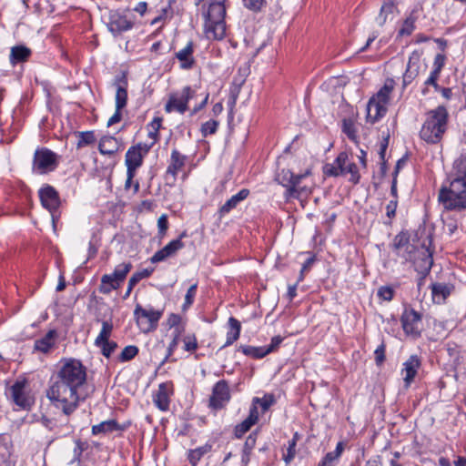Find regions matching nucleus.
<instances>
[{
  "label": "nucleus",
  "instance_id": "f257e3e1",
  "mask_svg": "<svg viewBox=\"0 0 466 466\" xmlns=\"http://www.w3.org/2000/svg\"><path fill=\"white\" fill-rule=\"evenodd\" d=\"M60 363L49 380L46 396L54 408L70 416L86 400L81 391L86 382L87 371L76 359H65Z\"/></svg>",
  "mask_w": 466,
  "mask_h": 466
},
{
  "label": "nucleus",
  "instance_id": "f03ea898",
  "mask_svg": "<svg viewBox=\"0 0 466 466\" xmlns=\"http://www.w3.org/2000/svg\"><path fill=\"white\" fill-rule=\"evenodd\" d=\"M438 203L444 211L466 210V152L454 161L451 173L441 186Z\"/></svg>",
  "mask_w": 466,
  "mask_h": 466
},
{
  "label": "nucleus",
  "instance_id": "7ed1b4c3",
  "mask_svg": "<svg viewBox=\"0 0 466 466\" xmlns=\"http://www.w3.org/2000/svg\"><path fill=\"white\" fill-rule=\"evenodd\" d=\"M228 0H208L202 6L203 32L208 40H222L226 36Z\"/></svg>",
  "mask_w": 466,
  "mask_h": 466
},
{
  "label": "nucleus",
  "instance_id": "20e7f679",
  "mask_svg": "<svg viewBox=\"0 0 466 466\" xmlns=\"http://www.w3.org/2000/svg\"><path fill=\"white\" fill-rule=\"evenodd\" d=\"M449 114L445 106H439L426 114L420 137L428 144L441 142L447 130Z\"/></svg>",
  "mask_w": 466,
  "mask_h": 466
},
{
  "label": "nucleus",
  "instance_id": "39448f33",
  "mask_svg": "<svg viewBox=\"0 0 466 466\" xmlns=\"http://www.w3.org/2000/svg\"><path fill=\"white\" fill-rule=\"evenodd\" d=\"M311 175V167H307L303 173L299 174H294L289 169L282 168L276 173L275 180L286 188L284 198L288 201L290 198H299L311 194L310 187L302 184V181Z\"/></svg>",
  "mask_w": 466,
  "mask_h": 466
},
{
  "label": "nucleus",
  "instance_id": "423d86ee",
  "mask_svg": "<svg viewBox=\"0 0 466 466\" xmlns=\"http://www.w3.org/2000/svg\"><path fill=\"white\" fill-rule=\"evenodd\" d=\"M394 88L395 81L392 78H387L382 87L370 98L367 104L366 116L369 123L374 124L386 115Z\"/></svg>",
  "mask_w": 466,
  "mask_h": 466
},
{
  "label": "nucleus",
  "instance_id": "0eeeda50",
  "mask_svg": "<svg viewBox=\"0 0 466 466\" xmlns=\"http://www.w3.org/2000/svg\"><path fill=\"white\" fill-rule=\"evenodd\" d=\"M163 314V309H156L150 305L144 308L140 304H137L134 309V319L137 326L141 332L146 334L157 329Z\"/></svg>",
  "mask_w": 466,
  "mask_h": 466
},
{
  "label": "nucleus",
  "instance_id": "6e6552de",
  "mask_svg": "<svg viewBox=\"0 0 466 466\" xmlns=\"http://www.w3.org/2000/svg\"><path fill=\"white\" fill-rule=\"evenodd\" d=\"M135 16L128 9L110 10L107 16L106 27L114 36L130 31L135 25Z\"/></svg>",
  "mask_w": 466,
  "mask_h": 466
},
{
  "label": "nucleus",
  "instance_id": "1a4fd4ad",
  "mask_svg": "<svg viewBox=\"0 0 466 466\" xmlns=\"http://www.w3.org/2000/svg\"><path fill=\"white\" fill-rule=\"evenodd\" d=\"M59 164V156L47 147H38L33 157L32 170L44 175L54 171Z\"/></svg>",
  "mask_w": 466,
  "mask_h": 466
},
{
  "label": "nucleus",
  "instance_id": "9d476101",
  "mask_svg": "<svg viewBox=\"0 0 466 466\" xmlns=\"http://www.w3.org/2000/svg\"><path fill=\"white\" fill-rule=\"evenodd\" d=\"M195 90L189 86H184L180 92L169 94L167 102L165 105L167 113L177 112L184 114L188 108V102L195 96Z\"/></svg>",
  "mask_w": 466,
  "mask_h": 466
},
{
  "label": "nucleus",
  "instance_id": "9b49d317",
  "mask_svg": "<svg viewBox=\"0 0 466 466\" xmlns=\"http://www.w3.org/2000/svg\"><path fill=\"white\" fill-rule=\"evenodd\" d=\"M421 319L422 316L420 313L410 306H405L400 316V322L404 333L413 339L420 337Z\"/></svg>",
  "mask_w": 466,
  "mask_h": 466
},
{
  "label": "nucleus",
  "instance_id": "f8f14e48",
  "mask_svg": "<svg viewBox=\"0 0 466 466\" xmlns=\"http://www.w3.org/2000/svg\"><path fill=\"white\" fill-rule=\"evenodd\" d=\"M230 399L231 394L228 382L226 380H220L212 388L211 395L208 399V408L216 411L220 410L228 405Z\"/></svg>",
  "mask_w": 466,
  "mask_h": 466
},
{
  "label": "nucleus",
  "instance_id": "ddd939ff",
  "mask_svg": "<svg viewBox=\"0 0 466 466\" xmlns=\"http://www.w3.org/2000/svg\"><path fill=\"white\" fill-rule=\"evenodd\" d=\"M151 147L152 144L140 142L127 149L125 157V164L127 166V169L130 172V176H132L133 171L137 172V168L142 166L144 157L148 154Z\"/></svg>",
  "mask_w": 466,
  "mask_h": 466
},
{
  "label": "nucleus",
  "instance_id": "4468645a",
  "mask_svg": "<svg viewBox=\"0 0 466 466\" xmlns=\"http://www.w3.org/2000/svg\"><path fill=\"white\" fill-rule=\"evenodd\" d=\"M25 380H16L10 388L14 403L23 410H29L34 404V398L25 390Z\"/></svg>",
  "mask_w": 466,
  "mask_h": 466
},
{
  "label": "nucleus",
  "instance_id": "2eb2a0df",
  "mask_svg": "<svg viewBox=\"0 0 466 466\" xmlns=\"http://www.w3.org/2000/svg\"><path fill=\"white\" fill-rule=\"evenodd\" d=\"M187 161V156L182 155L174 148L171 152L170 161L165 174V180L167 186L173 187L177 181V173L182 169Z\"/></svg>",
  "mask_w": 466,
  "mask_h": 466
},
{
  "label": "nucleus",
  "instance_id": "dca6fc26",
  "mask_svg": "<svg viewBox=\"0 0 466 466\" xmlns=\"http://www.w3.org/2000/svg\"><path fill=\"white\" fill-rule=\"evenodd\" d=\"M174 392L172 381H167L158 385L157 390L153 395V402L160 410L167 411L170 406V396Z\"/></svg>",
  "mask_w": 466,
  "mask_h": 466
},
{
  "label": "nucleus",
  "instance_id": "f3484780",
  "mask_svg": "<svg viewBox=\"0 0 466 466\" xmlns=\"http://www.w3.org/2000/svg\"><path fill=\"white\" fill-rule=\"evenodd\" d=\"M410 261H412L415 270L425 276L430 273L433 265L432 253L423 246L420 250L412 255Z\"/></svg>",
  "mask_w": 466,
  "mask_h": 466
},
{
  "label": "nucleus",
  "instance_id": "a211bd4d",
  "mask_svg": "<svg viewBox=\"0 0 466 466\" xmlns=\"http://www.w3.org/2000/svg\"><path fill=\"white\" fill-rule=\"evenodd\" d=\"M348 163V154L345 151L340 152L332 163H327L323 166V174L326 177H337L346 175L345 165Z\"/></svg>",
  "mask_w": 466,
  "mask_h": 466
},
{
  "label": "nucleus",
  "instance_id": "6ab92c4d",
  "mask_svg": "<svg viewBox=\"0 0 466 466\" xmlns=\"http://www.w3.org/2000/svg\"><path fill=\"white\" fill-rule=\"evenodd\" d=\"M39 198L45 208L50 212L57 210L60 205L59 195L54 187L46 185L39 190Z\"/></svg>",
  "mask_w": 466,
  "mask_h": 466
},
{
  "label": "nucleus",
  "instance_id": "aec40b11",
  "mask_svg": "<svg viewBox=\"0 0 466 466\" xmlns=\"http://www.w3.org/2000/svg\"><path fill=\"white\" fill-rule=\"evenodd\" d=\"M174 15L171 0H160L157 5L156 15L151 20V25H159L162 27L167 21L171 20Z\"/></svg>",
  "mask_w": 466,
  "mask_h": 466
},
{
  "label": "nucleus",
  "instance_id": "412c9836",
  "mask_svg": "<svg viewBox=\"0 0 466 466\" xmlns=\"http://www.w3.org/2000/svg\"><path fill=\"white\" fill-rule=\"evenodd\" d=\"M195 45L192 40L188 41L185 47L175 53V57L179 62V67L183 70H190L196 65L194 57Z\"/></svg>",
  "mask_w": 466,
  "mask_h": 466
},
{
  "label": "nucleus",
  "instance_id": "4be33fe9",
  "mask_svg": "<svg viewBox=\"0 0 466 466\" xmlns=\"http://www.w3.org/2000/svg\"><path fill=\"white\" fill-rule=\"evenodd\" d=\"M420 365L421 361L417 355L410 356V358L403 363L401 374L403 375V380L406 388H409L413 382Z\"/></svg>",
  "mask_w": 466,
  "mask_h": 466
},
{
  "label": "nucleus",
  "instance_id": "5701e85b",
  "mask_svg": "<svg viewBox=\"0 0 466 466\" xmlns=\"http://www.w3.org/2000/svg\"><path fill=\"white\" fill-rule=\"evenodd\" d=\"M420 56L417 51H413L407 64L406 70L402 76V86L403 88L408 86L417 77L420 71Z\"/></svg>",
  "mask_w": 466,
  "mask_h": 466
},
{
  "label": "nucleus",
  "instance_id": "b1692460",
  "mask_svg": "<svg viewBox=\"0 0 466 466\" xmlns=\"http://www.w3.org/2000/svg\"><path fill=\"white\" fill-rule=\"evenodd\" d=\"M392 247L398 255H400L402 250L407 252V255H403L406 260L412 259L414 247L410 244V235L407 231H401L395 236Z\"/></svg>",
  "mask_w": 466,
  "mask_h": 466
},
{
  "label": "nucleus",
  "instance_id": "393cba45",
  "mask_svg": "<svg viewBox=\"0 0 466 466\" xmlns=\"http://www.w3.org/2000/svg\"><path fill=\"white\" fill-rule=\"evenodd\" d=\"M131 425L130 421L119 424L116 420H104L96 425L92 426V434L98 435L101 433L106 434L113 431H124Z\"/></svg>",
  "mask_w": 466,
  "mask_h": 466
},
{
  "label": "nucleus",
  "instance_id": "a878e982",
  "mask_svg": "<svg viewBox=\"0 0 466 466\" xmlns=\"http://www.w3.org/2000/svg\"><path fill=\"white\" fill-rule=\"evenodd\" d=\"M31 56L32 50L29 47L24 45H17L11 47L9 62L13 66H15L18 64H24L27 62Z\"/></svg>",
  "mask_w": 466,
  "mask_h": 466
},
{
  "label": "nucleus",
  "instance_id": "bb28decb",
  "mask_svg": "<svg viewBox=\"0 0 466 466\" xmlns=\"http://www.w3.org/2000/svg\"><path fill=\"white\" fill-rule=\"evenodd\" d=\"M249 189L242 188L236 195H233L219 208V215L223 217L228 214L232 209L236 208L240 202L244 201L249 196Z\"/></svg>",
  "mask_w": 466,
  "mask_h": 466
},
{
  "label": "nucleus",
  "instance_id": "cd10ccee",
  "mask_svg": "<svg viewBox=\"0 0 466 466\" xmlns=\"http://www.w3.org/2000/svg\"><path fill=\"white\" fill-rule=\"evenodd\" d=\"M56 337V330L50 329L44 337L35 340L34 350L42 353H48L55 347Z\"/></svg>",
  "mask_w": 466,
  "mask_h": 466
},
{
  "label": "nucleus",
  "instance_id": "c85d7f7f",
  "mask_svg": "<svg viewBox=\"0 0 466 466\" xmlns=\"http://www.w3.org/2000/svg\"><path fill=\"white\" fill-rule=\"evenodd\" d=\"M241 324L234 317H230L228 320V331L226 337V342L222 348L228 347L237 341L240 336Z\"/></svg>",
  "mask_w": 466,
  "mask_h": 466
},
{
  "label": "nucleus",
  "instance_id": "c756f323",
  "mask_svg": "<svg viewBox=\"0 0 466 466\" xmlns=\"http://www.w3.org/2000/svg\"><path fill=\"white\" fill-rule=\"evenodd\" d=\"M344 451V442L339 441L333 451L328 452L322 460L319 462L318 466H336Z\"/></svg>",
  "mask_w": 466,
  "mask_h": 466
},
{
  "label": "nucleus",
  "instance_id": "7c9ffc66",
  "mask_svg": "<svg viewBox=\"0 0 466 466\" xmlns=\"http://www.w3.org/2000/svg\"><path fill=\"white\" fill-rule=\"evenodd\" d=\"M451 288L443 283H434L431 285L432 299L435 303L441 304L450 296Z\"/></svg>",
  "mask_w": 466,
  "mask_h": 466
},
{
  "label": "nucleus",
  "instance_id": "2f4dec72",
  "mask_svg": "<svg viewBox=\"0 0 466 466\" xmlns=\"http://www.w3.org/2000/svg\"><path fill=\"white\" fill-rule=\"evenodd\" d=\"M153 271L154 268H144L143 270L135 272L128 280V285L127 291L124 295V299L129 297L135 286L137 285V283L140 280L149 278L152 275Z\"/></svg>",
  "mask_w": 466,
  "mask_h": 466
},
{
  "label": "nucleus",
  "instance_id": "473e14b6",
  "mask_svg": "<svg viewBox=\"0 0 466 466\" xmlns=\"http://www.w3.org/2000/svg\"><path fill=\"white\" fill-rule=\"evenodd\" d=\"M98 150L102 155L113 156L117 150V141L113 137H104L98 144Z\"/></svg>",
  "mask_w": 466,
  "mask_h": 466
},
{
  "label": "nucleus",
  "instance_id": "72a5a7b5",
  "mask_svg": "<svg viewBox=\"0 0 466 466\" xmlns=\"http://www.w3.org/2000/svg\"><path fill=\"white\" fill-rule=\"evenodd\" d=\"M121 283L114 279L110 274H105L101 278V283L98 291L102 294L108 295L113 290L119 289Z\"/></svg>",
  "mask_w": 466,
  "mask_h": 466
},
{
  "label": "nucleus",
  "instance_id": "f704fd0d",
  "mask_svg": "<svg viewBox=\"0 0 466 466\" xmlns=\"http://www.w3.org/2000/svg\"><path fill=\"white\" fill-rule=\"evenodd\" d=\"M212 445L206 443L203 446L198 447L187 451V460L191 466H197L202 457L211 451Z\"/></svg>",
  "mask_w": 466,
  "mask_h": 466
},
{
  "label": "nucleus",
  "instance_id": "c9c22d12",
  "mask_svg": "<svg viewBox=\"0 0 466 466\" xmlns=\"http://www.w3.org/2000/svg\"><path fill=\"white\" fill-rule=\"evenodd\" d=\"M238 351H241L245 356L250 357L255 360H259L266 357L267 351L264 346H250V345H240Z\"/></svg>",
  "mask_w": 466,
  "mask_h": 466
},
{
  "label": "nucleus",
  "instance_id": "e433bc0d",
  "mask_svg": "<svg viewBox=\"0 0 466 466\" xmlns=\"http://www.w3.org/2000/svg\"><path fill=\"white\" fill-rule=\"evenodd\" d=\"M258 435V431H253L246 439L243 450H242V461H248L252 450L255 448L257 443V439Z\"/></svg>",
  "mask_w": 466,
  "mask_h": 466
},
{
  "label": "nucleus",
  "instance_id": "4c0bfd02",
  "mask_svg": "<svg viewBox=\"0 0 466 466\" xmlns=\"http://www.w3.org/2000/svg\"><path fill=\"white\" fill-rule=\"evenodd\" d=\"M113 329L114 326L111 320H103L102 329L94 342L95 346H99L100 344L108 341L112 335Z\"/></svg>",
  "mask_w": 466,
  "mask_h": 466
},
{
  "label": "nucleus",
  "instance_id": "58836bf2",
  "mask_svg": "<svg viewBox=\"0 0 466 466\" xmlns=\"http://www.w3.org/2000/svg\"><path fill=\"white\" fill-rule=\"evenodd\" d=\"M299 439V435L298 432H295L292 438L288 441V447L285 453H283V460L286 464H289L296 456V446L297 442Z\"/></svg>",
  "mask_w": 466,
  "mask_h": 466
},
{
  "label": "nucleus",
  "instance_id": "ea45409f",
  "mask_svg": "<svg viewBox=\"0 0 466 466\" xmlns=\"http://www.w3.org/2000/svg\"><path fill=\"white\" fill-rule=\"evenodd\" d=\"M394 8H395V5L391 0L385 2L381 5L380 14L376 18V21L379 25H383L386 23V21L388 19V15L393 13Z\"/></svg>",
  "mask_w": 466,
  "mask_h": 466
},
{
  "label": "nucleus",
  "instance_id": "a19ab883",
  "mask_svg": "<svg viewBox=\"0 0 466 466\" xmlns=\"http://www.w3.org/2000/svg\"><path fill=\"white\" fill-rule=\"evenodd\" d=\"M131 268L132 264L130 262L121 263L115 268L113 273L110 275L122 284Z\"/></svg>",
  "mask_w": 466,
  "mask_h": 466
},
{
  "label": "nucleus",
  "instance_id": "79ce46f5",
  "mask_svg": "<svg viewBox=\"0 0 466 466\" xmlns=\"http://www.w3.org/2000/svg\"><path fill=\"white\" fill-rule=\"evenodd\" d=\"M253 403H255L257 406L259 405L262 412H266L268 410V409L275 404L276 399L275 396L271 393H266L263 397L258 398L255 397L252 400Z\"/></svg>",
  "mask_w": 466,
  "mask_h": 466
},
{
  "label": "nucleus",
  "instance_id": "37998d69",
  "mask_svg": "<svg viewBox=\"0 0 466 466\" xmlns=\"http://www.w3.org/2000/svg\"><path fill=\"white\" fill-rule=\"evenodd\" d=\"M181 333H182V329L180 328H177L174 330L172 340L169 342V344L167 346V355H166L165 359L163 360L162 364L169 361V358L173 355V353L175 352V350L178 345Z\"/></svg>",
  "mask_w": 466,
  "mask_h": 466
},
{
  "label": "nucleus",
  "instance_id": "c03bdc74",
  "mask_svg": "<svg viewBox=\"0 0 466 466\" xmlns=\"http://www.w3.org/2000/svg\"><path fill=\"white\" fill-rule=\"evenodd\" d=\"M416 16L410 14L404 21L398 32L399 36L410 35L415 29Z\"/></svg>",
  "mask_w": 466,
  "mask_h": 466
},
{
  "label": "nucleus",
  "instance_id": "a18cd8bd",
  "mask_svg": "<svg viewBox=\"0 0 466 466\" xmlns=\"http://www.w3.org/2000/svg\"><path fill=\"white\" fill-rule=\"evenodd\" d=\"M342 132L351 141H356L358 138L357 128L355 127L354 121L350 118H344L342 120Z\"/></svg>",
  "mask_w": 466,
  "mask_h": 466
},
{
  "label": "nucleus",
  "instance_id": "49530a36",
  "mask_svg": "<svg viewBox=\"0 0 466 466\" xmlns=\"http://www.w3.org/2000/svg\"><path fill=\"white\" fill-rule=\"evenodd\" d=\"M183 349L187 352H195L198 349V342L197 336L194 333H188L183 336Z\"/></svg>",
  "mask_w": 466,
  "mask_h": 466
},
{
  "label": "nucleus",
  "instance_id": "de8ad7c7",
  "mask_svg": "<svg viewBox=\"0 0 466 466\" xmlns=\"http://www.w3.org/2000/svg\"><path fill=\"white\" fill-rule=\"evenodd\" d=\"M77 137H78V141L76 144L77 148H81L86 146L92 145L96 141V136H95L94 131L79 132L77 134Z\"/></svg>",
  "mask_w": 466,
  "mask_h": 466
},
{
  "label": "nucleus",
  "instance_id": "09e8293b",
  "mask_svg": "<svg viewBox=\"0 0 466 466\" xmlns=\"http://www.w3.org/2000/svg\"><path fill=\"white\" fill-rule=\"evenodd\" d=\"M138 348L135 345H128L123 349L117 360L120 362H127L138 354Z\"/></svg>",
  "mask_w": 466,
  "mask_h": 466
},
{
  "label": "nucleus",
  "instance_id": "8fccbe9b",
  "mask_svg": "<svg viewBox=\"0 0 466 466\" xmlns=\"http://www.w3.org/2000/svg\"><path fill=\"white\" fill-rule=\"evenodd\" d=\"M219 122L214 119H210L201 125L200 132L203 137L214 135L218 128Z\"/></svg>",
  "mask_w": 466,
  "mask_h": 466
},
{
  "label": "nucleus",
  "instance_id": "3c124183",
  "mask_svg": "<svg viewBox=\"0 0 466 466\" xmlns=\"http://www.w3.org/2000/svg\"><path fill=\"white\" fill-rule=\"evenodd\" d=\"M345 169H346V175L347 174L350 175L349 181L354 185L358 184L360 180V174L359 167H357V165L355 163L348 160V163L345 165Z\"/></svg>",
  "mask_w": 466,
  "mask_h": 466
},
{
  "label": "nucleus",
  "instance_id": "603ef678",
  "mask_svg": "<svg viewBox=\"0 0 466 466\" xmlns=\"http://www.w3.org/2000/svg\"><path fill=\"white\" fill-rule=\"evenodd\" d=\"M197 289H198V283H194L193 285H191L189 287V289H187V293H186V296H185V301L182 305V310L183 311H186L191 306L192 304L194 303V300H195V297L197 295Z\"/></svg>",
  "mask_w": 466,
  "mask_h": 466
},
{
  "label": "nucleus",
  "instance_id": "864d4df0",
  "mask_svg": "<svg viewBox=\"0 0 466 466\" xmlns=\"http://www.w3.org/2000/svg\"><path fill=\"white\" fill-rule=\"evenodd\" d=\"M127 88L124 89L122 87H118L116 90L115 96L116 107H117V109H124L127 106Z\"/></svg>",
  "mask_w": 466,
  "mask_h": 466
},
{
  "label": "nucleus",
  "instance_id": "5fc2aeb1",
  "mask_svg": "<svg viewBox=\"0 0 466 466\" xmlns=\"http://www.w3.org/2000/svg\"><path fill=\"white\" fill-rule=\"evenodd\" d=\"M252 426H254V424L247 419L237 424L234 428L235 438L241 439L251 429Z\"/></svg>",
  "mask_w": 466,
  "mask_h": 466
},
{
  "label": "nucleus",
  "instance_id": "6e6d98bb",
  "mask_svg": "<svg viewBox=\"0 0 466 466\" xmlns=\"http://www.w3.org/2000/svg\"><path fill=\"white\" fill-rule=\"evenodd\" d=\"M184 243L180 239H174L167 243L163 248L165 253L169 257H173L177 252L184 248Z\"/></svg>",
  "mask_w": 466,
  "mask_h": 466
},
{
  "label": "nucleus",
  "instance_id": "4d7b16f0",
  "mask_svg": "<svg viewBox=\"0 0 466 466\" xmlns=\"http://www.w3.org/2000/svg\"><path fill=\"white\" fill-rule=\"evenodd\" d=\"M168 229V220L166 214L161 215L157 219V237L162 239L166 237Z\"/></svg>",
  "mask_w": 466,
  "mask_h": 466
},
{
  "label": "nucleus",
  "instance_id": "13d9d810",
  "mask_svg": "<svg viewBox=\"0 0 466 466\" xmlns=\"http://www.w3.org/2000/svg\"><path fill=\"white\" fill-rule=\"evenodd\" d=\"M96 347L101 350V353L104 357L109 358L117 348V343L114 340H108Z\"/></svg>",
  "mask_w": 466,
  "mask_h": 466
},
{
  "label": "nucleus",
  "instance_id": "bf43d9fd",
  "mask_svg": "<svg viewBox=\"0 0 466 466\" xmlns=\"http://www.w3.org/2000/svg\"><path fill=\"white\" fill-rule=\"evenodd\" d=\"M243 5L252 11V12H259L266 5V0H242Z\"/></svg>",
  "mask_w": 466,
  "mask_h": 466
},
{
  "label": "nucleus",
  "instance_id": "052dcab7",
  "mask_svg": "<svg viewBox=\"0 0 466 466\" xmlns=\"http://www.w3.org/2000/svg\"><path fill=\"white\" fill-rule=\"evenodd\" d=\"M377 296L384 301H390L394 297V289L390 286H381L378 289Z\"/></svg>",
  "mask_w": 466,
  "mask_h": 466
},
{
  "label": "nucleus",
  "instance_id": "680f3d73",
  "mask_svg": "<svg viewBox=\"0 0 466 466\" xmlns=\"http://www.w3.org/2000/svg\"><path fill=\"white\" fill-rule=\"evenodd\" d=\"M315 262V256L312 255L309 258L306 259V261L303 263L302 268L299 272V276L298 279V283L301 282L304 279L305 273L309 271L311 268L313 263Z\"/></svg>",
  "mask_w": 466,
  "mask_h": 466
},
{
  "label": "nucleus",
  "instance_id": "e2e57ef3",
  "mask_svg": "<svg viewBox=\"0 0 466 466\" xmlns=\"http://www.w3.org/2000/svg\"><path fill=\"white\" fill-rule=\"evenodd\" d=\"M114 86L116 87V90L118 87L122 88H127L128 86V80H127V75L126 72H121L119 75H117L114 79Z\"/></svg>",
  "mask_w": 466,
  "mask_h": 466
},
{
  "label": "nucleus",
  "instance_id": "0e129e2a",
  "mask_svg": "<svg viewBox=\"0 0 466 466\" xmlns=\"http://www.w3.org/2000/svg\"><path fill=\"white\" fill-rule=\"evenodd\" d=\"M385 350L386 346L384 342H382L380 345L377 347V349L374 351L375 355V361L377 365H381L385 360Z\"/></svg>",
  "mask_w": 466,
  "mask_h": 466
},
{
  "label": "nucleus",
  "instance_id": "69168bd1",
  "mask_svg": "<svg viewBox=\"0 0 466 466\" xmlns=\"http://www.w3.org/2000/svg\"><path fill=\"white\" fill-rule=\"evenodd\" d=\"M446 61V56L442 54H437L434 57L433 61V68L432 71L438 72L441 74Z\"/></svg>",
  "mask_w": 466,
  "mask_h": 466
},
{
  "label": "nucleus",
  "instance_id": "338daca9",
  "mask_svg": "<svg viewBox=\"0 0 466 466\" xmlns=\"http://www.w3.org/2000/svg\"><path fill=\"white\" fill-rule=\"evenodd\" d=\"M282 341L283 338L281 336H274L270 340V344L268 346H264L267 354L268 355L269 353L277 350Z\"/></svg>",
  "mask_w": 466,
  "mask_h": 466
},
{
  "label": "nucleus",
  "instance_id": "774afa93",
  "mask_svg": "<svg viewBox=\"0 0 466 466\" xmlns=\"http://www.w3.org/2000/svg\"><path fill=\"white\" fill-rule=\"evenodd\" d=\"M444 228L449 233V235L451 236L457 231L459 228L458 221L452 218H448L444 221Z\"/></svg>",
  "mask_w": 466,
  "mask_h": 466
}]
</instances>
